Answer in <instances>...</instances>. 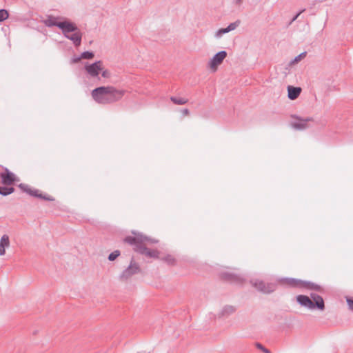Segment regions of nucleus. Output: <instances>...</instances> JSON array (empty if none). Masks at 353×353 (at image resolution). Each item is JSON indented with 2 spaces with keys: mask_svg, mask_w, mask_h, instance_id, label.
I'll return each mask as SVG.
<instances>
[{
  "mask_svg": "<svg viewBox=\"0 0 353 353\" xmlns=\"http://www.w3.org/2000/svg\"><path fill=\"white\" fill-rule=\"evenodd\" d=\"M125 94L124 90H118L112 86H102L93 90L92 97L97 103L105 104L121 99Z\"/></svg>",
  "mask_w": 353,
  "mask_h": 353,
  "instance_id": "obj_1",
  "label": "nucleus"
},
{
  "mask_svg": "<svg viewBox=\"0 0 353 353\" xmlns=\"http://www.w3.org/2000/svg\"><path fill=\"white\" fill-rule=\"evenodd\" d=\"M59 28L62 30L64 35L72 41L77 46L80 45L81 34L74 23L68 21H63L61 23L59 24Z\"/></svg>",
  "mask_w": 353,
  "mask_h": 353,
  "instance_id": "obj_2",
  "label": "nucleus"
},
{
  "mask_svg": "<svg viewBox=\"0 0 353 353\" xmlns=\"http://www.w3.org/2000/svg\"><path fill=\"white\" fill-rule=\"evenodd\" d=\"M284 283L285 284H287L288 285H290V286L294 287V288L312 290H315L317 292L323 291L322 288L317 284H315V283H313L311 282L303 281L295 279H287L285 280Z\"/></svg>",
  "mask_w": 353,
  "mask_h": 353,
  "instance_id": "obj_3",
  "label": "nucleus"
},
{
  "mask_svg": "<svg viewBox=\"0 0 353 353\" xmlns=\"http://www.w3.org/2000/svg\"><path fill=\"white\" fill-rule=\"evenodd\" d=\"M227 57L225 51H220L216 53L208 62V66L212 72L217 71L218 68L223 63V60Z\"/></svg>",
  "mask_w": 353,
  "mask_h": 353,
  "instance_id": "obj_4",
  "label": "nucleus"
},
{
  "mask_svg": "<svg viewBox=\"0 0 353 353\" xmlns=\"http://www.w3.org/2000/svg\"><path fill=\"white\" fill-rule=\"evenodd\" d=\"M219 277L223 281L236 284H241L244 281L243 278L241 275L228 271L221 272Z\"/></svg>",
  "mask_w": 353,
  "mask_h": 353,
  "instance_id": "obj_5",
  "label": "nucleus"
},
{
  "mask_svg": "<svg viewBox=\"0 0 353 353\" xmlns=\"http://www.w3.org/2000/svg\"><path fill=\"white\" fill-rule=\"evenodd\" d=\"M252 284L259 291L266 294L271 293L276 290V284L272 283H265L263 281L256 280L252 281Z\"/></svg>",
  "mask_w": 353,
  "mask_h": 353,
  "instance_id": "obj_6",
  "label": "nucleus"
},
{
  "mask_svg": "<svg viewBox=\"0 0 353 353\" xmlns=\"http://www.w3.org/2000/svg\"><path fill=\"white\" fill-rule=\"evenodd\" d=\"M85 70L91 77H95L103 70V64L101 61H96L93 63H86Z\"/></svg>",
  "mask_w": 353,
  "mask_h": 353,
  "instance_id": "obj_7",
  "label": "nucleus"
},
{
  "mask_svg": "<svg viewBox=\"0 0 353 353\" xmlns=\"http://www.w3.org/2000/svg\"><path fill=\"white\" fill-rule=\"evenodd\" d=\"M19 188L31 196L42 198V199H44L46 200H49V201L54 200L51 196H47V195H43L40 190L35 189V188H32L27 184L21 183L19 185Z\"/></svg>",
  "mask_w": 353,
  "mask_h": 353,
  "instance_id": "obj_8",
  "label": "nucleus"
},
{
  "mask_svg": "<svg viewBox=\"0 0 353 353\" xmlns=\"http://www.w3.org/2000/svg\"><path fill=\"white\" fill-rule=\"evenodd\" d=\"M140 272V268L139 265L132 261L130 262V265L127 269H125L121 275V279L123 280H127L130 278L132 275Z\"/></svg>",
  "mask_w": 353,
  "mask_h": 353,
  "instance_id": "obj_9",
  "label": "nucleus"
},
{
  "mask_svg": "<svg viewBox=\"0 0 353 353\" xmlns=\"http://www.w3.org/2000/svg\"><path fill=\"white\" fill-rule=\"evenodd\" d=\"M135 247L134 250L137 252L142 254H145L149 257L157 258L158 256V251L155 250H150L145 247L146 244H134Z\"/></svg>",
  "mask_w": 353,
  "mask_h": 353,
  "instance_id": "obj_10",
  "label": "nucleus"
},
{
  "mask_svg": "<svg viewBox=\"0 0 353 353\" xmlns=\"http://www.w3.org/2000/svg\"><path fill=\"white\" fill-rule=\"evenodd\" d=\"M2 183L6 185H12L15 181H18L19 179L16 175L10 172L7 168L5 169L4 172L0 174Z\"/></svg>",
  "mask_w": 353,
  "mask_h": 353,
  "instance_id": "obj_11",
  "label": "nucleus"
},
{
  "mask_svg": "<svg viewBox=\"0 0 353 353\" xmlns=\"http://www.w3.org/2000/svg\"><path fill=\"white\" fill-rule=\"evenodd\" d=\"M296 301L302 306L306 307L309 309L315 308V305L314 302L307 296L298 295L296 296Z\"/></svg>",
  "mask_w": 353,
  "mask_h": 353,
  "instance_id": "obj_12",
  "label": "nucleus"
},
{
  "mask_svg": "<svg viewBox=\"0 0 353 353\" xmlns=\"http://www.w3.org/2000/svg\"><path fill=\"white\" fill-rule=\"evenodd\" d=\"M149 241L148 238L145 236H143L141 234L134 233L133 236H129L126 238V243H143L145 241Z\"/></svg>",
  "mask_w": 353,
  "mask_h": 353,
  "instance_id": "obj_13",
  "label": "nucleus"
},
{
  "mask_svg": "<svg viewBox=\"0 0 353 353\" xmlns=\"http://www.w3.org/2000/svg\"><path fill=\"white\" fill-rule=\"evenodd\" d=\"M301 92V88L300 87L288 86V96L291 100L297 99Z\"/></svg>",
  "mask_w": 353,
  "mask_h": 353,
  "instance_id": "obj_14",
  "label": "nucleus"
},
{
  "mask_svg": "<svg viewBox=\"0 0 353 353\" xmlns=\"http://www.w3.org/2000/svg\"><path fill=\"white\" fill-rule=\"evenodd\" d=\"M311 298L312 299V301L314 302L315 305V307H317L318 309L323 310L325 308V304L323 298L314 293H312L310 294Z\"/></svg>",
  "mask_w": 353,
  "mask_h": 353,
  "instance_id": "obj_15",
  "label": "nucleus"
},
{
  "mask_svg": "<svg viewBox=\"0 0 353 353\" xmlns=\"http://www.w3.org/2000/svg\"><path fill=\"white\" fill-rule=\"evenodd\" d=\"M310 119H298L297 121L293 122L292 125L293 128L299 130L304 129L307 127V122L310 121Z\"/></svg>",
  "mask_w": 353,
  "mask_h": 353,
  "instance_id": "obj_16",
  "label": "nucleus"
},
{
  "mask_svg": "<svg viewBox=\"0 0 353 353\" xmlns=\"http://www.w3.org/2000/svg\"><path fill=\"white\" fill-rule=\"evenodd\" d=\"M239 23H240V22L238 21H236L234 23L230 24L228 26V27L226 28H221V29L219 30L218 32H216V36L220 37L224 33H227L231 30H234L239 26Z\"/></svg>",
  "mask_w": 353,
  "mask_h": 353,
  "instance_id": "obj_17",
  "label": "nucleus"
},
{
  "mask_svg": "<svg viewBox=\"0 0 353 353\" xmlns=\"http://www.w3.org/2000/svg\"><path fill=\"white\" fill-rule=\"evenodd\" d=\"M236 311V308L232 305H226L225 306L221 312L220 313V316H228L229 315L233 314Z\"/></svg>",
  "mask_w": 353,
  "mask_h": 353,
  "instance_id": "obj_18",
  "label": "nucleus"
},
{
  "mask_svg": "<svg viewBox=\"0 0 353 353\" xmlns=\"http://www.w3.org/2000/svg\"><path fill=\"white\" fill-rule=\"evenodd\" d=\"M161 259L165 261L168 265L174 266L176 264V259L170 254H168L164 257H162Z\"/></svg>",
  "mask_w": 353,
  "mask_h": 353,
  "instance_id": "obj_19",
  "label": "nucleus"
},
{
  "mask_svg": "<svg viewBox=\"0 0 353 353\" xmlns=\"http://www.w3.org/2000/svg\"><path fill=\"white\" fill-rule=\"evenodd\" d=\"M62 21L58 22L57 19L55 17H48L45 20V24L48 26H56L59 27V24L61 23Z\"/></svg>",
  "mask_w": 353,
  "mask_h": 353,
  "instance_id": "obj_20",
  "label": "nucleus"
},
{
  "mask_svg": "<svg viewBox=\"0 0 353 353\" xmlns=\"http://www.w3.org/2000/svg\"><path fill=\"white\" fill-rule=\"evenodd\" d=\"M14 189L10 187H0V194L6 196L14 192Z\"/></svg>",
  "mask_w": 353,
  "mask_h": 353,
  "instance_id": "obj_21",
  "label": "nucleus"
},
{
  "mask_svg": "<svg viewBox=\"0 0 353 353\" xmlns=\"http://www.w3.org/2000/svg\"><path fill=\"white\" fill-rule=\"evenodd\" d=\"M171 101L178 105H183L188 103V99L185 98H176V97H171Z\"/></svg>",
  "mask_w": 353,
  "mask_h": 353,
  "instance_id": "obj_22",
  "label": "nucleus"
},
{
  "mask_svg": "<svg viewBox=\"0 0 353 353\" xmlns=\"http://www.w3.org/2000/svg\"><path fill=\"white\" fill-rule=\"evenodd\" d=\"M9 17L8 12L5 9H0V22L5 21Z\"/></svg>",
  "mask_w": 353,
  "mask_h": 353,
  "instance_id": "obj_23",
  "label": "nucleus"
},
{
  "mask_svg": "<svg viewBox=\"0 0 353 353\" xmlns=\"http://www.w3.org/2000/svg\"><path fill=\"white\" fill-rule=\"evenodd\" d=\"M120 255V252L119 250H115L110 254L108 256V259L111 261L115 260Z\"/></svg>",
  "mask_w": 353,
  "mask_h": 353,
  "instance_id": "obj_24",
  "label": "nucleus"
},
{
  "mask_svg": "<svg viewBox=\"0 0 353 353\" xmlns=\"http://www.w3.org/2000/svg\"><path fill=\"white\" fill-rule=\"evenodd\" d=\"M94 57V54L90 52H84L81 54V58L85 59H92Z\"/></svg>",
  "mask_w": 353,
  "mask_h": 353,
  "instance_id": "obj_25",
  "label": "nucleus"
},
{
  "mask_svg": "<svg viewBox=\"0 0 353 353\" xmlns=\"http://www.w3.org/2000/svg\"><path fill=\"white\" fill-rule=\"evenodd\" d=\"M306 57V52H304L301 54H300L299 55H298L297 57H296L294 59V61H292L293 63H297L298 62H299L301 60H302L303 59H304L305 57Z\"/></svg>",
  "mask_w": 353,
  "mask_h": 353,
  "instance_id": "obj_26",
  "label": "nucleus"
},
{
  "mask_svg": "<svg viewBox=\"0 0 353 353\" xmlns=\"http://www.w3.org/2000/svg\"><path fill=\"white\" fill-rule=\"evenodd\" d=\"M256 346L257 348L260 349L264 353H271V352L268 349H267L265 347H263L261 343H257L256 344Z\"/></svg>",
  "mask_w": 353,
  "mask_h": 353,
  "instance_id": "obj_27",
  "label": "nucleus"
},
{
  "mask_svg": "<svg viewBox=\"0 0 353 353\" xmlns=\"http://www.w3.org/2000/svg\"><path fill=\"white\" fill-rule=\"evenodd\" d=\"M101 72L102 77L104 78H109L110 77V72L108 70L103 68Z\"/></svg>",
  "mask_w": 353,
  "mask_h": 353,
  "instance_id": "obj_28",
  "label": "nucleus"
},
{
  "mask_svg": "<svg viewBox=\"0 0 353 353\" xmlns=\"http://www.w3.org/2000/svg\"><path fill=\"white\" fill-rule=\"evenodd\" d=\"M10 244H0V255L5 254L6 247H8Z\"/></svg>",
  "mask_w": 353,
  "mask_h": 353,
  "instance_id": "obj_29",
  "label": "nucleus"
},
{
  "mask_svg": "<svg viewBox=\"0 0 353 353\" xmlns=\"http://www.w3.org/2000/svg\"><path fill=\"white\" fill-rule=\"evenodd\" d=\"M347 303L349 307V309L352 311H353V299L352 298H347Z\"/></svg>",
  "mask_w": 353,
  "mask_h": 353,
  "instance_id": "obj_30",
  "label": "nucleus"
},
{
  "mask_svg": "<svg viewBox=\"0 0 353 353\" xmlns=\"http://www.w3.org/2000/svg\"><path fill=\"white\" fill-rule=\"evenodd\" d=\"M9 241V236L6 234L3 235V236L1 239L0 243H8Z\"/></svg>",
  "mask_w": 353,
  "mask_h": 353,
  "instance_id": "obj_31",
  "label": "nucleus"
},
{
  "mask_svg": "<svg viewBox=\"0 0 353 353\" xmlns=\"http://www.w3.org/2000/svg\"><path fill=\"white\" fill-rule=\"evenodd\" d=\"M81 59H82V58H81V57H74V58H73L72 59L71 62L72 63H77V62L80 61Z\"/></svg>",
  "mask_w": 353,
  "mask_h": 353,
  "instance_id": "obj_32",
  "label": "nucleus"
},
{
  "mask_svg": "<svg viewBox=\"0 0 353 353\" xmlns=\"http://www.w3.org/2000/svg\"><path fill=\"white\" fill-rule=\"evenodd\" d=\"M182 112H183V114L185 115V116H188L190 114V112H189V110L188 109H184L182 111Z\"/></svg>",
  "mask_w": 353,
  "mask_h": 353,
  "instance_id": "obj_33",
  "label": "nucleus"
},
{
  "mask_svg": "<svg viewBox=\"0 0 353 353\" xmlns=\"http://www.w3.org/2000/svg\"><path fill=\"white\" fill-rule=\"evenodd\" d=\"M299 14H298L297 15H296V17L294 18V19H293V20H295V19L298 17V16H299Z\"/></svg>",
  "mask_w": 353,
  "mask_h": 353,
  "instance_id": "obj_34",
  "label": "nucleus"
}]
</instances>
